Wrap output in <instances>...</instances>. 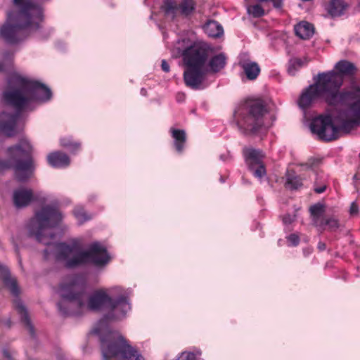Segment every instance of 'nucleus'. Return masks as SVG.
I'll list each match as a JSON object with an SVG mask.
<instances>
[{"instance_id": "5701e85b", "label": "nucleus", "mask_w": 360, "mask_h": 360, "mask_svg": "<svg viewBox=\"0 0 360 360\" xmlns=\"http://www.w3.org/2000/svg\"><path fill=\"white\" fill-rule=\"evenodd\" d=\"M246 160L249 165L250 169H253L254 165L262 163V160L264 157V155L262 151L255 150L253 148L248 149L245 151Z\"/></svg>"}, {"instance_id": "4468645a", "label": "nucleus", "mask_w": 360, "mask_h": 360, "mask_svg": "<svg viewBox=\"0 0 360 360\" xmlns=\"http://www.w3.org/2000/svg\"><path fill=\"white\" fill-rule=\"evenodd\" d=\"M18 115L8 112L0 114V134L11 136L15 134Z\"/></svg>"}, {"instance_id": "f03ea898", "label": "nucleus", "mask_w": 360, "mask_h": 360, "mask_svg": "<svg viewBox=\"0 0 360 360\" xmlns=\"http://www.w3.org/2000/svg\"><path fill=\"white\" fill-rule=\"evenodd\" d=\"M209 54V49L205 44L194 43L182 52L184 62L188 68L184 74L186 84L193 89H198L202 84L204 75L208 72H218L226 64L224 54L214 56L209 64L206 63Z\"/></svg>"}, {"instance_id": "20e7f679", "label": "nucleus", "mask_w": 360, "mask_h": 360, "mask_svg": "<svg viewBox=\"0 0 360 360\" xmlns=\"http://www.w3.org/2000/svg\"><path fill=\"white\" fill-rule=\"evenodd\" d=\"M51 97V90L46 86L19 75L10 78L4 92V101L18 109L25 107L30 102L46 101Z\"/></svg>"}, {"instance_id": "f8f14e48", "label": "nucleus", "mask_w": 360, "mask_h": 360, "mask_svg": "<svg viewBox=\"0 0 360 360\" xmlns=\"http://www.w3.org/2000/svg\"><path fill=\"white\" fill-rule=\"evenodd\" d=\"M265 110L259 101L254 102L250 105V114L245 118V124L248 129L256 132L259 127L264 125L262 117L264 115Z\"/></svg>"}, {"instance_id": "a19ab883", "label": "nucleus", "mask_w": 360, "mask_h": 360, "mask_svg": "<svg viewBox=\"0 0 360 360\" xmlns=\"http://www.w3.org/2000/svg\"><path fill=\"white\" fill-rule=\"evenodd\" d=\"M326 244L324 243H322V242H319L318 243V249L321 251H323L326 249Z\"/></svg>"}, {"instance_id": "b1692460", "label": "nucleus", "mask_w": 360, "mask_h": 360, "mask_svg": "<svg viewBox=\"0 0 360 360\" xmlns=\"http://www.w3.org/2000/svg\"><path fill=\"white\" fill-rule=\"evenodd\" d=\"M241 66L247 76L250 79H255L260 72V68L258 64L252 61H246L241 63Z\"/></svg>"}, {"instance_id": "1a4fd4ad", "label": "nucleus", "mask_w": 360, "mask_h": 360, "mask_svg": "<svg viewBox=\"0 0 360 360\" xmlns=\"http://www.w3.org/2000/svg\"><path fill=\"white\" fill-rule=\"evenodd\" d=\"M347 97L341 104L348 105L349 109L339 117L340 128L346 131L360 124V86L353 81Z\"/></svg>"}, {"instance_id": "473e14b6", "label": "nucleus", "mask_w": 360, "mask_h": 360, "mask_svg": "<svg viewBox=\"0 0 360 360\" xmlns=\"http://www.w3.org/2000/svg\"><path fill=\"white\" fill-rule=\"evenodd\" d=\"M288 246L296 247L300 243V236L297 233H291L286 236Z\"/></svg>"}, {"instance_id": "393cba45", "label": "nucleus", "mask_w": 360, "mask_h": 360, "mask_svg": "<svg viewBox=\"0 0 360 360\" xmlns=\"http://www.w3.org/2000/svg\"><path fill=\"white\" fill-rule=\"evenodd\" d=\"M49 164L53 167L67 166L70 163L69 158L62 153H53L48 156Z\"/></svg>"}, {"instance_id": "412c9836", "label": "nucleus", "mask_w": 360, "mask_h": 360, "mask_svg": "<svg viewBox=\"0 0 360 360\" xmlns=\"http://www.w3.org/2000/svg\"><path fill=\"white\" fill-rule=\"evenodd\" d=\"M335 69V72H338L342 77L344 76L353 77L357 71V68L354 63L345 60L337 63Z\"/></svg>"}, {"instance_id": "9b49d317", "label": "nucleus", "mask_w": 360, "mask_h": 360, "mask_svg": "<svg viewBox=\"0 0 360 360\" xmlns=\"http://www.w3.org/2000/svg\"><path fill=\"white\" fill-rule=\"evenodd\" d=\"M164 11L168 16L174 18L179 14L188 15L195 9L193 0H182L178 6L174 0H166L163 6Z\"/></svg>"}, {"instance_id": "37998d69", "label": "nucleus", "mask_w": 360, "mask_h": 360, "mask_svg": "<svg viewBox=\"0 0 360 360\" xmlns=\"http://www.w3.org/2000/svg\"><path fill=\"white\" fill-rule=\"evenodd\" d=\"M326 190V187L323 186V187H321V188H316L315 191L316 193H323L324 191Z\"/></svg>"}, {"instance_id": "49530a36", "label": "nucleus", "mask_w": 360, "mask_h": 360, "mask_svg": "<svg viewBox=\"0 0 360 360\" xmlns=\"http://www.w3.org/2000/svg\"><path fill=\"white\" fill-rule=\"evenodd\" d=\"M354 179H357V175H356V174H355V175L354 176Z\"/></svg>"}, {"instance_id": "ea45409f", "label": "nucleus", "mask_w": 360, "mask_h": 360, "mask_svg": "<svg viewBox=\"0 0 360 360\" xmlns=\"http://www.w3.org/2000/svg\"><path fill=\"white\" fill-rule=\"evenodd\" d=\"M3 355L8 360H13L9 351L7 350V349H4L3 350Z\"/></svg>"}, {"instance_id": "e433bc0d", "label": "nucleus", "mask_w": 360, "mask_h": 360, "mask_svg": "<svg viewBox=\"0 0 360 360\" xmlns=\"http://www.w3.org/2000/svg\"><path fill=\"white\" fill-rule=\"evenodd\" d=\"M295 214H286V215L283 216V222L284 224H292V223L295 222Z\"/></svg>"}, {"instance_id": "cd10ccee", "label": "nucleus", "mask_w": 360, "mask_h": 360, "mask_svg": "<svg viewBox=\"0 0 360 360\" xmlns=\"http://www.w3.org/2000/svg\"><path fill=\"white\" fill-rule=\"evenodd\" d=\"M172 137L174 139V146L178 152H181L186 142V132L184 130L171 129Z\"/></svg>"}, {"instance_id": "aec40b11", "label": "nucleus", "mask_w": 360, "mask_h": 360, "mask_svg": "<svg viewBox=\"0 0 360 360\" xmlns=\"http://www.w3.org/2000/svg\"><path fill=\"white\" fill-rule=\"evenodd\" d=\"M14 305L15 309L18 311V314L20 315V319L22 323L27 327L28 329L30 334L32 337L34 336V326L31 323V321L30 319L28 313L22 304L21 301L18 299L14 300Z\"/></svg>"}, {"instance_id": "6ab92c4d", "label": "nucleus", "mask_w": 360, "mask_h": 360, "mask_svg": "<svg viewBox=\"0 0 360 360\" xmlns=\"http://www.w3.org/2000/svg\"><path fill=\"white\" fill-rule=\"evenodd\" d=\"M259 4L249 6L247 8L248 13L254 18H259L265 15V10L260 3L269 1V0H257ZM273 3L275 8H281L282 6L283 0H269Z\"/></svg>"}, {"instance_id": "79ce46f5", "label": "nucleus", "mask_w": 360, "mask_h": 360, "mask_svg": "<svg viewBox=\"0 0 360 360\" xmlns=\"http://www.w3.org/2000/svg\"><path fill=\"white\" fill-rule=\"evenodd\" d=\"M337 222H338L337 219L334 217L326 221L327 224H330V223L336 224Z\"/></svg>"}, {"instance_id": "7c9ffc66", "label": "nucleus", "mask_w": 360, "mask_h": 360, "mask_svg": "<svg viewBox=\"0 0 360 360\" xmlns=\"http://www.w3.org/2000/svg\"><path fill=\"white\" fill-rule=\"evenodd\" d=\"M303 65V62L300 58H292L289 62L288 72L290 75H295V72Z\"/></svg>"}, {"instance_id": "a211bd4d", "label": "nucleus", "mask_w": 360, "mask_h": 360, "mask_svg": "<svg viewBox=\"0 0 360 360\" xmlns=\"http://www.w3.org/2000/svg\"><path fill=\"white\" fill-rule=\"evenodd\" d=\"M32 198L33 194L30 189H17L13 194V203L17 207H23L28 205Z\"/></svg>"}, {"instance_id": "39448f33", "label": "nucleus", "mask_w": 360, "mask_h": 360, "mask_svg": "<svg viewBox=\"0 0 360 360\" xmlns=\"http://www.w3.org/2000/svg\"><path fill=\"white\" fill-rule=\"evenodd\" d=\"M18 8L16 13H9L6 23L1 29V35L8 42L18 41L22 29L37 30L42 20V12L39 7L25 0H13Z\"/></svg>"}, {"instance_id": "a18cd8bd", "label": "nucleus", "mask_w": 360, "mask_h": 360, "mask_svg": "<svg viewBox=\"0 0 360 360\" xmlns=\"http://www.w3.org/2000/svg\"><path fill=\"white\" fill-rule=\"evenodd\" d=\"M177 53H178V55H179L180 53H181V50H179Z\"/></svg>"}, {"instance_id": "f704fd0d", "label": "nucleus", "mask_w": 360, "mask_h": 360, "mask_svg": "<svg viewBox=\"0 0 360 360\" xmlns=\"http://www.w3.org/2000/svg\"><path fill=\"white\" fill-rule=\"evenodd\" d=\"M195 355L192 352H182L179 356L178 360H196Z\"/></svg>"}, {"instance_id": "a878e982", "label": "nucleus", "mask_w": 360, "mask_h": 360, "mask_svg": "<svg viewBox=\"0 0 360 360\" xmlns=\"http://www.w3.org/2000/svg\"><path fill=\"white\" fill-rule=\"evenodd\" d=\"M347 8V4L343 0H332L327 8L329 14L333 16H339Z\"/></svg>"}, {"instance_id": "c9c22d12", "label": "nucleus", "mask_w": 360, "mask_h": 360, "mask_svg": "<svg viewBox=\"0 0 360 360\" xmlns=\"http://www.w3.org/2000/svg\"><path fill=\"white\" fill-rule=\"evenodd\" d=\"M74 213L75 217L79 220L86 219L87 218L86 214L82 208L75 209Z\"/></svg>"}, {"instance_id": "c756f323", "label": "nucleus", "mask_w": 360, "mask_h": 360, "mask_svg": "<svg viewBox=\"0 0 360 360\" xmlns=\"http://www.w3.org/2000/svg\"><path fill=\"white\" fill-rule=\"evenodd\" d=\"M311 214L314 217H320L323 214L326 213V207L323 204L317 203L310 207L309 208Z\"/></svg>"}, {"instance_id": "4be33fe9", "label": "nucleus", "mask_w": 360, "mask_h": 360, "mask_svg": "<svg viewBox=\"0 0 360 360\" xmlns=\"http://www.w3.org/2000/svg\"><path fill=\"white\" fill-rule=\"evenodd\" d=\"M295 34L302 39H307L312 37L314 32V26L307 22H301L295 27Z\"/></svg>"}, {"instance_id": "c85d7f7f", "label": "nucleus", "mask_w": 360, "mask_h": 360, "mask_svg": "<svg viewBox=\"0 0 360 360\" xmlns=\"http://www.w3.org/2000/svg\"><path fill=\"white\" fill-rule=\"evenodd\" d=\"M285 186L291 189H297L302 186V180L300 176L290 172H288L286 175Z\"/></svg>"}, {"instance_id": "f257e3e1", "label": "nucleus", "mask_w": 360, "mask_h": 360, "mask_svg": "<svg viewBox=\"0 0 360 360\" xmlns=\"http://www.w3.org/2000/svg\"><path fill=\"white\" fill-rule=\"evenodd\" d=\"M61 300L58 303L60 312L65 316L80 315L87 307L95 311H103V319L109 321H122L131 310L129 300L125 295L112 298L105 289L95 290L86 305V283L79 275L70 276L59 286Z\"/></svg>"}, {"instance_id": "c03bdc74", "label": "nucleus", "mask_w": 360, "mask_h": 360, "mask_svg": "<svg viewBox=\"0 0 360 360\" xmlns=\"http://www.w3.org/2000/svg\"><path fill=\"white\" fill-rule=\"evenodd\" d=\"M338 226H330V228H331L330 231H335V230H333V228H338Z\"/></svg>"}, {"instance_id": "72a5a7b5", "label": "nucleus", "mask_w": 360, "mask_h": 360, "mask_svg": "<svg viewBox=\"0 0 360 360\" xmlns=\"http://www.w3.org/2000/svg\"><path fill=\"white\" fill-rule=\"evenodd\" d=\"M254 175L258 178H262L266 174V170L262 165V163L258 164L257 165H254V169H250Z\"/></svg>"}, {"instance_id": "6e6552de", "label": "nucleus", "mask_w": 360, "mask_h": 360, "mask_svg": "<svg viewBox=\"0 0 360 360\" xmlns=\"http://www.w3.org/2000/svg\"><path fill=\"white\" fill-rule=\"evenodd\" d=\"M344 79L335 70L318 74L315 84L323 96V98L330 105L341 104L350 93V86L340 91Z\"/></svg>"}, {"instance_id": "dca6fc26", "label": "nucleus", "mask_w": 360, "mask_h": 360, "mask_svg": "<svg viewBox=\"0 0 360 360\" xmlns=\"http://www.w3.org/2000/svg\"><path fill=\"white\" fill-rule=\"evenodd\" d=\"M0 274L4 285L8 288L13 295L18 297L20 294V289L17 280L11 276L8 269L1 264Z\"/></svg>"}, {"instance_id": "58836bf2", "label": "nucleus", "mask_w": 360, "mask_h": 360, "mask_svg": "<svg viewBox=\"0 0 360 360\" xmlns=\"http://www.w3.org/2000/svg\"><path fill=\"white\" fill-rule=\"evenodd\" d=\"M161 66H162V69L163 71H165V72H168L169 71V64L167 63L166 60H163L162 61V64H161Z\"/></svg>"}, {"instance_id": "f3484780", "label": "nucleus", "mask_w": 360, "mask_h": 360, "mask_svg": "<svg viewBox=\"0 0 360 360\" xmlns=\"http://www.w3.org/2000/svg\"><path fill=\"white\" fill-rule=\"evenodd\" d=\"M54 226H34L36 229H32L30 231L34 233L36 240L44 245H49L51 240L55 238L53 231ZM34 228V226H32Z\"/></svg>"}, {"instance_id": "2f4dec72", "label": "nucleus", "mask_w": 360, "mask_h": 360, "mask_svg": "<svg viewBox=\"0 0 360 360\" xmlns=\"http://www.w3.org/2000/svg\"><path fill=\"white\" fill-rule=\"evenodd\" d=\"M11 57L7 53L0 52V72L5 70V68L10 65Z\"/></svg>"}, {"instance_id": "bb28decb", "label": "nucleus", "mask_w": 360, "mask_h": 360, "mask_svg": "<svg viewBox=\"0 0 360 360\" xmlns=\"http://www.w3.org/2000/svg\"><path fill=\"white\" fill-rule=\"evenodd\" d=\"M204 30L208 36L219 37L223 34L222 27L216 21L210 20L204 25Z\"/></svg>"}, {"instance_id": "ddd939ff", "label": "nucleus", "mask_w": 360, "mask_h": 360, "mask_svg": "<svg viewBox=\"0 0 360 360\" xmlns=\"http://www.w3.org/2000/svg\"><path fill=\"white\" fill-rule=\"evenodd\" d=\"M321 98H323V96L314 83L302 92L298 101V104L301 108L305 109Z\"/></svg>"}, {"instance_id": "7ed1b4c3", "label": "nucleus", "mask_w": 360, "mask_h": 360, "mask_svg": "<svg viewBox=\"0 0 360 360\" xmlns=\"http://www.w3.org/2000/svg\"><path fill=\"white\" fill-rule=\"evenodd\" d=\"M57 259L63 262L69 269H75L88 264L103 266L110 260L107 249L98 243H92L88 250H84L79 239L69 243H60L57 245Z\"/></svg>"}, {"instance_id": "423d86ee", "label": "nucleus", "mask_w": 360, "mask_h": 360, "mask_svg": "<svg viewBox=\"0 0 360 360\" xmlns=\"http://www.w3.org/2000/svg\"><path fill=\"white\" fill-rule=\"evenodd\" d=\"M100 342L103 360H145L139 349L117 332L101 335Z\"/></svg>"}, {"instance_id": "4c0bfd02", "label": "nucleus", "mask_w": 360, "mask_h": 360, "mask_svg": "<svg viewBox=\"0 0 360 360\" xmlns=\"http://www.w3.org/2000/svg\"><path fill=\"white\" fill-rule=\"evenodd\" d=\"M357 212H358V206L355 202H353L350 206L349 213L351 215L353 216V215L356 214Z\"/></svg>"}, {"instance_id": "9d476101", "label": "nucleus", "mask_w": 360, "mask_h": 360, "mask_svg": "<svg viewBox=\"0 0 360 360\" xmlns=\"http://www.w3.org/2000/svg\"><path fill=\"white\" fill-rule=\"evenodd\" d=\"M310 129L319 139L327 141L336 139L339 134V129L334 125L330 116L321 115L314 119Z\"/></svg>"}, {"instance_id": "2eb2a0df", "label": "nucleus", "mask_w": 360, "mask_h": 360, "mask_svg": "<svg viewBox=\"0 0 360 360\" xmlns=\"http://www.w3.org/2000/svg\"><path fill=\"white\" fill-rule=\"evenodd\" d=\"M37 217L41 222L53 224L60 223L63 219V215L58 210L47 206L43 207L37 214Z\"/></svg>"}, {"instance_id": "0eeeda50", "label": "nucleus", "mask_w": 360, "mask_h": 360, "mask_svg": "<svg viewBox=\"0 0 360 360\" xmlns=\"http://www.w3.org/2000/svg\"><path fill=\"white\" fill-rule=\"evenodd\" d=\"M8 159L6 162H0V169L11 167L14 169L15 178L25 181L33 174L34 167L30 155L32 146L26 140H22L8 150Z\"/></svg>"}]
</instances>
